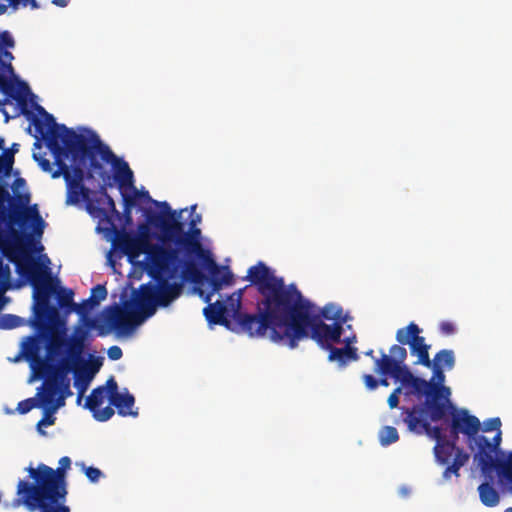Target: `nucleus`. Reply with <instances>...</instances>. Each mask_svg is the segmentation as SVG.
Instances as JSON below:
<instances>
[{
  "instance_id": "obj_31",
  "label": "nucleus",
  "mask_w": 512,
  "mask_h": 512,
  "mask_svg": "<svg viewBox=\"0 0 512 512\" xmlns=\"http://www.w3.org/2000/svg\"><path fill=\"white\" fill-rule=\"evenodd\" d=\"M481 503L486 507H495L500 503V494L492 483L485 481L478 486Z\"/></svg>"
},
{
  "instance_id": "obj_43",
  "label": "nucleus",
  "mask_w": 512,
  "mask_h": 512,
  "mask_svg": "<svg viewBox=\"0 0 512 512\" xmlns=\"http://www.w3.org/2000/svg\"><path fill=\"white\" fill-rule=\"evenodd\" d=\"M23 320L19 316L4 314L0 316V329H13L22 325Z\"/></svg>"
},
{
  "instance_id": "obj_29",
  "label": "nucleus",
  "mask_w": 512,
  "mask_h": 512,
  "mask_svg": "<svg viewBox=\"0 0 512 512\" xmlns=\"http://www.w3.org/2000/svg\"><path fill=\"white\" fill-rule=\"evenodd\" d=\"M89 149H90V153L88 156H85L82 160V158H79L77 160H72L73 161V166L70 167V180L71 181H77V182H83L84 181V178H85V171H84V166L86 165V161L89 160L90 161V167L93 169V170H100L102 168L101 164L96 160V158H94V153L91 149V147L89 146Z\"/></svg>"
},
{
  "instance_id": "obj_37",
  "label": "nucleus",
  "mask_w": 512,
  "mask_h": 512,
  "mask_svg": "<svg viewBox=\"0 0 512 512\" xmlns=\"http://www.w3.org/2000/svg\"><path fill=\"white\" fill-rule=\"evenodd\" d=\"M12 287L11 285V269L8 263L4 262L0 256V310L4 306V298L2 295Z\"/></svg>"
},
{
  "instance_id": "obj_35",
  "label": "nucleus",
  "mask_w": 512,
  "mask_h": 512,
  "mask_svg": "<svg viewBox=\"0 0 512 512\" xmlns=\"http://www.w3.org/2000/svg\"><path fill=\"white\" fill-rule=\"evenodd\" d=\"M57 302L59 307L61 308H70L78 314H82V307L78 304L74 303L73 297L74 292L71 289L60 288L58 291L56 290Z\"/></svg>"
},
{
  "instance_id": "obj_55",
  "label": "nucleus",
  "mask_w": 512,
  "mask_h": 512,
  "mask_svg": "<svg viewBox=\"0 0 512 512\" xmlns=\"http://www.w3.org/2000/svg\"><path fill=\"white\" fill-rule=\"evenodd\" d=\"M101 193L106 201L108 208L111 210V212L118 213L116 206H115V202H114L113 198L106 192L105 187H102Z\"/></svg>"
},
{
  "instance_id": "obj_30",
  "label": "nucleus",
  "mask_w": 512,
  "mask_h": 512,
  "mask_svg": "<svg viewBox=\"0 0 512 512\" xmlns=\"http://www.w3.org/2000/svg\"><path fill=\"white\" fill-rule=\"evenodd\" d=\"M135 403L134 396L127 393V394H119L117 396L110 398V404L113 405L116 409L119 415L121 416H137V411H133V406Z\"/></svg>"
},
{
  "instance_id": "obj_64",
  "label": "nucleus",
  "mask_w": 512,
  "mask_h": 512,
  "mask_svg": "<svg viewBox=\"0 0 512 512\" xmlns=\"http://www.w3.org/2000/svg\"><path fill=\"white\" fill-rule=\"evenodd\" d=\"M0 112L3 114L4 116V121L7 123L9 122V120L11 119V116L9 115V113L6 111L5 108H0Z\"/></svg>"
},
{
  "instance_id": "obj_54",
  "label": "nucleus",
  "mask_w": 512,
  "mask_h": 512,
  "mask_svg": "<svg viewBox=\"0 0 512 512\" xmlns=\"http://www.w3.org/2000/svg\"><path fill=\"white\" fill-rule=\"evenodd\" d=\"M363 381L369 390H374L378 387V380L370 374L363 375Z\"/></svg>"
},
{
  "instance_id": "obj_15",
  "label": "nucleus",
  "mask_w": 512,
  "mask_h": 512,
  "mask_svg": "<svg viewBox=\"0 0 512 512\" xmlns=\"http://www.w3.org/2000/svg\"><path fill=\"white\" fill-rule=\"evenodd\" d=\"M39 335L46 340V350L49 356H58L61 354V348H67V335L65 323L61 321L60 316L56 319L46 320L32 325Z\"/></svg>"
},
{
  "instance_id": "obj_9",
  "label": "nucleus",
  "mask_w": 512,
  "mask_h": 512,
  "mask_svg": "<svg viewBox=\"0 0 512 512\" xmlns=\"http://www.w3.org/2000/svg\"><path fill=\"white\" fill-rule=\"evenodd\" d=\"M17 271L26 277L34 288V318L31 325L56 319L59 311L50 304V297L55 294L56 287L49 268L26 256L18 263Z\"/></svg>"
},
{
  "instance_id": "obj_21",
  "label": "nucleus",
  "mask_w": 512,
  "mask_h": 512,
  "mask_svg": "<svg viewBox=\"0 0 512 512\" xmlns=\"http://www.w3.org/2000/svg\"><path fill=\"white\" fill-rule=\"evenodd\" d=\"M108 398L105 386H98L94 388L90 395L86 398L84 407L88 409L93 417L100 422L109 420L115 413L114 409L108 405L101 409V405L105 399Z\"/></svg>"
},
{
  "instance_id": "obj_2",
  "label": "nucleus",
  "mask_w": 512,
  "mask_h": 512,
  "mask_svg": "<svg viewBox=\"0 0 512 512\" xmlns=\"http://www.w3.org/2000/svg\"><path fill=\"white\" fill-rule=\"evenodd\" d=\"M342 334L341 323L333 322L331 325L324 323L316 313L315 304L301 293L281 316L272 341L294 349L301 340L311 338L326 350L339 343Z\"/></svg>"
},
{
  "instance_id": "obj_44",
  "label": "nucleus",
  "mask_w": 512,
  "mask_h": 512,
  "mask_svg": "<svg viewBox=\"0 0 512 512\" xmlns=\"http://www.w3.org/2000/svg\"><path fill=\"white\" fill-rule=\"evenodd\" d=\"M91 295L100 304L107 297V289L104 285L98 284L91 289Z\"/></svg>"
},
{
  "instance_id": "obj_1",
  "label": "nucleus",
  "mask_w": 512,
  "mask_h": 512,
  "mask_svg": "<svg viewBox=\"0 0 512 512\" xmlns=\"http://www.w3.org/2000/svg\"><path fill=\"white\" fill-rule=\"evenodd\" d=\"M150 256L151 265L146 268V271L155 281V284L141 285L137 299L139 311L128 310L118 304L105 308L106 321L119 334L130 333L135 326L153 316L157 307L169 306L182 294L183 283H171L169 281L176 274L179 267V250L177 248L155 246Z\"/></svg>"
},
{
  "instance_id": "obj_12",
  "label": "nucleus",
  "mask_w": 512,
  "mask_h": 512,
  "mask_svg": "<svg viewBox=\"0 0 512 512\" xmlns=\"http://www.w3.org/2000/svg\"><path fill=\"white\" fill-rule=\"evenodd\" d=\"M390 355L381 352L380 359H376L374 371L383 376H391L405 386L414 376L410 369L404 364L407 358L405 347L397 344L390 347Z\"/></svg>"
},
{
  "instance_id": "obj_40",
  "label": "nucleus",
  "mask_w": 512,
  "mask_h": 512,
  "mask_svg": "<svg viewBox=\"0 0 512 512\" xmlns=\"http://www.w3.org/2000/svg\"><path fill=\"white\" fill-rule=\"evenodd\" d=\"M399 439L398 431L393 426H384L379 431V441L382 446H388L397 442Z\"/></svg>"
},
{
  "instance_id": "obj_17",
  "label": "nucleus",
  "mask_w": 512,
  "mask_h": 512,
  "mask_svg": "<svg viewBox=\"0 0 512 512\" xmlns=\"http://www.w3.org/2000/svg\"><path fill=\"white\" fill-rule=\"evenodd\" d=\"M448 415H451V434L455 438L459 433L466 435L470 441L478 436L481 423L476 416L470 415L465 409L458 410L454 405Z\"/></svg>"
},
{
  "instance_id": "obj_3",
  "label": "nucleus",
  "mask_w": 512,
  "mask_h": 512,
  "mask_svg": "<svg viewBox=\"0 0 512 512\" xmlns=\"http://www.w3.org/2000/svg\"><path fill=\"white\" fill-rule=\"evenodd\" d=\"M162 213L150 212L147 214V222L158 228L161 232L162 242L174 243L187 254H195L203 260L210 274L211 292L206 295L205 302H210L211 295L218 293L224 286L234 284V275L227 266H219L210 256L209 252L202 248L199 241L201 230L190 227L189 232L184 231V224L178 220L176 211H172L167 202H161Z\"/></svg>"
},
{
  "instance_id": "obj_25",
  "label": "nucleus",
  "mask_w": 512,
  "mask_h": 512,
  "mask_svg": "<svg viewBox=\"0 0 512 512\" xmlns=\"http://www.w3.org/2000/svg\"><path fill=\"white\" fill-rule=\"evenodd\" d=\"M432 369V378L431 382L435 386H437L439 390V402L444 405V419L447 417V414L449 413V410L453 408V404L450 401V389L446 386H444L445 382V374L444 369L440 368V366L435 365L432 363V366L430 367Z\"/></svg>"
},
{
  "instance_id": "obj_59",
  "label": "nucleus",
  "mask_w": 512,
  "mask_h": 512,
  "mask_svg": "<svg viewBox=\"0 0 512 512\" xmlns=\"http://www.w3.org/2000/svg\"><path fill=\"white\" fill-rule=\"evenodd\" d=\"M41 168L43 171L45 172H49L51 171V164H50V161L47 160V159H42L40 162H39Z\"/></svg>"
},
{
  "instance_id": "obj_39",
  "label": "nucleus",
  "mask_w": 512,
  "mask_h": 512,
  "mask_svg": "<svg viewBox=\"0 0 512 512\" xmlns=\"http://www.w3.org/2000/svg\"><path fill=\"white\" fill-rule=\"evenodd\" d=\"M498 475L505 480L512 490V451L509 452L505 460H499L495 468Z\"/></svg>"
},
{
  "instance_id": "obj_45",
  "label": "nucleus",
  "mask_w": 512,
  "mask_h": 512,
  "mask_svg": "<svg viewBox=\"0 0 512 512\" xmlns=\"http://www.w3.org/2000/svg\"><path fill=\"white\" fill-rule=\"evenodd\" d=\"M15 41L9 31L0 32V49L13 48Z\"/></svg>"
},
{
  "instance_id": "obj_20",
  "label": "nucleus",
  "mask_w": 512,
  "mask_h": 512,
  "mask_svg": "<svg viewBox=\"0 0 512 512\" xmlns=\"http://www.w3.org/2000/svg\"><path fill=\"white\" fill-rule=\"evenodd\" d=\"M102 362L99 358H94L88 362L81 361L76 364L74 369V386L78 390L77 403L79 404L86 390L88 389L95 374L100 370Z\"/></svg>"
},
{
  "instance_id": "obj_58",
  "label": "nucleus",
  "mask_w": 512,
  "mask_h": 512,
  "mask_svg": "<svg viewBox=\"0 0 512 512\" xmlns=\"http://www.w3.org/2000/svg\"><path fill=\"white\" fill-rule=\"evenodd\" d=\"M57 503H51V511L50 512H69V508L64 505H60L58 507H54Z\"/></svg>"
},
{
  "instance_id": "obj_16",
  "label": "nucleus",
  "mask_w": 512,
  "mask_h": 512,
  "mask_svg": "<svg viewBox=\"0 0 512 512\" xmlns=\"http://www.w3.org/2000/svg\"><path fill=\"white\" fill-rule=\"evenodd\" d=\"M118 248L126 254L130 259L137 258L140 254L145 253L147 258L146 268L151 265L150 253L154 251L155 246L159 244H151L148 239L143 236L122 233L116 239Z\"/></svg>"
},
{
  "instance_id": "obj_36",
  "label": "nucleus",
  "mask_w": 512,
  "mask_h": 512,
  "mask_svg": "<svg viewBox=\"0 0 512 512\" xmlns=\"http://www.w3.org/2000/svg\"><path fill=\"white\" fill-rule=\"evenodd\" d=\"M44 412V416L37 423V430L41 435H45V431L42 430L43 426H51L55 423L56 418L54 414L59 408H56V405L53 403L45 404L43 401V397H41V407Z\"/></svg>"
},
{
  "instance_id": "obj_41",
  "label": "nucleus",
  "mask_w": 512,
  "mask_h": 512,
  "mask_svg": "<svg viewBox=\"0 0 512 512\" xmlns=\"http://www.w3.org/2000/svg\"><path fill=\"white\" fill-rule=\"evenodd\" d=\"M41 407V396H35L22 400L17 405V411L19 414H27L34 408Z\"/></svg>"
},
{
  "instance_id": "obj_7",
  "label": "nucleus",
  "mask_w": 512,
  "mask_h": 512,
  "mask_svg": "<svg viewBox=\"0 0 512 512\" xmlns=\"http://www.w3.org/2000/svg\"><path fill=\"white\" fill-rule=\"evenodd\" d=\"M245 279L257 288L262 305L279 318L301 294L295 284L286 285L284 279L277 277L262 261L248 269Z\"/></svg>"
},
{
  "instance_id": "obj_42",
  "label": "nucleus",
  "mask_w": 512,
  "mask_h": 512,
  "mask_svg": "<svg viewBox=\"0 0 512 512\" xmlns=\"http://www.w3.org/2000/svg\"><path fill=\"white\" fill-rule=\"evenodd\" d=\"M103 317H105V309L103 310ZM104 320H106V318H104ZM105 322L108 325L107 329H105L103 326H98L97 321L94 318H83L84 325L82 327L87 328L89 333L92 329H97L99 336H105L112 330V327L110 326V324L107 321H105ZM113 330H116V329L113 328Z\"/></svg>"
},
{
  "instance_id": "obj_60",
  "label": "nucleus",
  "mask_w": 512,
  "mask_h": 512,
  "mask_svg": "<svg viewBox=\"0 0 512 512\" xmlns=\"http://www.w3.org/2000/svg\"><path fill=\"white\" fill-rule=\"evenodd\" d=\"M201 221V215L199 214H196V215H192V219L189 223L190 227H196V225Z\"/></svg>"
},
{
  "instance_id": "obj_57",
  "label": "nucleus",
  "mask_w": 512,
  "mask_h": 512,
  "mask_svg": "<svg viewBox=\"0 0 512 512\" xmlns=\"http://www.w3.org/2000/svg\"><path fill=\"white\" fill-rule=\"evenodd\" d=\"M59 465H60L59 467L67 470L70 468L71 459L68 456H64V457L60 458Z\"/></svg>"
},
{
  "instance_id": "obj_56",
  "label": "nucleus",
  "mask_w": 512,
  "mask_h": 512,
  "mask_svg": "<svg viewBox=\"0 0 512 512\" xmlns=\"http://www.w3.org/2000/svg\"><path fill=\"white\" fill-rule=\"evenodd\" d=\"M502 441V432L499 431L496 433V435L493 437L492 441H490V446L496 451V453L500 454V444Z\"/></svg>"
},
{
  "instance_id": "obj_46",
  "label": "nucleus",
  "mask_w": 512,
  "mask_h": 512,
  "mask_svg": "<svg viewBox=\"0 0 512 512\" xmlns=\"http://www.w3.org/2000/svg\"><path fill=\"white\" fill-rule=\"evenodd\" d=\"M501 420L499 417H494L486 420L484 422L483 431L490 432L496 430L497 432L501 431Z\"/></svg>"
},
{
  "instance_id": "obj_6",
  "label": "nucleus",
  "mask_w": 512,
  "mask_h": 512,
  "mask_svg": "<svg viewBox=\"0 0 512 512\" xmlns=\"http://www.w3.org/2000/svg\"><path fill=\"white\" fill-rule=\"evenodd\" d=\"M27 470L37 485L20 480L17 485V493L24 494V503L31 510L37 506L41 512H50L51 503L65 500L67 495L66 469L58 467L54 470L45 464H39L37 469L29 467Z\"/></svg>"
},
{
  "instance_id": "obj_14",
  "label": "nucleus",
  "mask_w": 512,
  "mask_h": 512,
  "mask_svg": "<svg viewBox=\"0 0 512 512\" xmlns=\"http://www.w3.org/2000/svg\"><path fill=\"white\" fill-rule=\"evenodd\" d=\"M405 387L412 388L418 395L425 396V408L431 421L444 419V405L439 402V388L431 381L413 376Z\"/></svg>"
},
{
  "instance_id": "obj_38",
  "label": "nucleus",
  "mask_w": 512,
  "mask_h": 512,
  "mask_svg": "<svg viewBox=\"0 0 512 512\" xmlns=\"http://www.w3.org/2000/svg\"><path fill=\"white\" fill-rule=\"evenodd\" d=\"M432 363L440 366L442 369L452 370L455 366V355L453 350L442 349L436 353Z\"/></svg>"
},
{
  "instance_id": "obj_48",
  "label": "nucleus",
  "mask_w": 512,
  "mask_h": 512,
  "mask_svg": "<svg viewBox=\"0 0 512 512\" xmlns=\"http://www.w3.org/2000/svg\"><path fill=\"white\" fill-rule=\"evenodd\" d=\"M439 330L441 332V334L445 335V336H450V335H453L454 333H456V326L453 322L451 321H442L440 324H439Z\"/></svg>"
},
{
  "instance_id": "obj_8",
  "label": "nucleus",
  "mask_w": 512,
  "mask_h": 512,
  "mask_svg": "<svg viewBox=\"0 0 512 512\" xmlns=\"http://www.w3.org/2000/svg\"><path fill=\"white\" fill-rule=\"evenodd\" d=\"M247 286L240 288L227 297L225 313L232 321V331L242 332L250 337L263 338L269 332V337L276 333L280 318L271 310H267L260 301L257 303V313L250 314L242 311V299Z\"/></svg>"
},
{
  "instance_id": "obj_32",
  "label": "nucleus",
  "mask_w": 512,
  "mask_h": 512,
  "mask_svg": "<svg viewBox=\"0 0 512 512\" xmlns=\"http://www.w3.org/2000/svg\"><path fill=\"white\" fill-rule=\"evenodd\" d=\"M88 145L91 147L94 156L96 154H99L101 159L106 163H113L115 160H117V156L113 153V151L109 148V146L102 143L98 135L95 133L92 134L91 138L88 139Z\"/></svg>"
},
{
  "instance_id": "obj_22",
  "label": "nucleus",
  "mask_w": 512,
  "mask_h": 512,
  "mask_svg": "<svg viewBox=\"0 0 512 512\" xmlns=\"http://www.w3.org/2000/svg\"><path fill=\"white\" fill-rule=\"evenodd\" d=\"M40 341L38 336H28L22 343V355L31 363L33 369L43 370L47 367L45 360L40 356Z\"/></svg>"
},
{
  "instance_id": "obj_61",
  "label": "nucleus",
  "mask_w": 512,
  "mask_h": 512,
  "mask_svg": "<svg viewBox=\"0 0 512 512\" xmlns=\"http://www.w3.org/2000/svg\"><path fill=\"white\" fill-rule=\"evenodd\" d=\"M2 56L5 57L9 61L8 64H11L10 61H12L14 59L13 54L7 50H4L2 53H0L1 60L3 61Z\"/></svg>"
},
{
  "instance_id": "obj_53",
  "label": "nucleus",
  "mask_w": 512,
  "mask_h": 512,
  "mask_svg": "<svg viewBox=\"0 0 512 512\" xmlns=\"http://www.w3.org/2000/svg\"><path fill=\"white\" fill-rule=\"evenodd\" d=\"M107 355L111 360H119L123 356V352L119 346L114 345L108 349Z\"/></svg>"
},
{
  "instance_id": "obj_34",
  "label": "nucleus",
  "mask_w": 512,
  "mask_h": 512,
  "mask_svg": "<svg viewBox=\"0 0 512 512\" xmlns=\"http://www.w3.org/2000/svg\"><path fill=\"white\" fill-rule=\"evenodd\" d=\"M317 315H320V319L325 320H331L333 322H339L341 323V326H343L344 322L346 321L344 315H343V309L333 303H329L325 305L322 309L316 310Z\"/></svg>"
},
{
  "instance_id": "obj_63",
  "label": "nucleus",
  "mask_w": 512,
  "mask_h": 512,
  "mask_svg": "<svg viewBox=\"0 0 512 512\" xmlns=\"http://www.w3.org/2000/svg\"><path fill=\"white\" fill-rule=\"evenodd\" d=\"M8 6L4 3V0H0V15H3L7 12Z\"/></svg>"
},
{
  "instance_id": "obj_5",
  "label": "nucleus",
  "mask_w": 512,
  "mask_h": 512,
  "mask_svg": "<svg viewBox=\"0 0 512 512\" xmlns=\"http://www.w3.org/2000/svg\"><path fill=\"white\" fill-rule=\"evenodd\" d=\"M13 164V153L3 152L0 155V222L6 226H18L22 230L31 228L32 235L40 239L46 223L37 205L28 206L29 194L18 195L16 201L3 183L4 178L10 175Z\"/></svg>"
},
{
  "instance_id": "obj_50",
  "label": "nucleus",
  "mask_w": 512,
  "mask_h": 512,
  "mask_svg": "<svg viewBox=\"0 0 512 512\" xmlns=\"http://www.w3.org/2000/svg\"><path fill=\"white\" fill-rule=\"evenodd\" d=\"M85 475L91 482H97L102 476V471L95 467H87L85 469Z\"/></svg>"
},
{
  "instance_id": "obj_51",
  "label": "nucleus",
  "mask_w": 512,
  "mask_h": 512,
  "mask_svg": "<svg viewBox=\"0 0 512 512\" xmlns=\"http://www.w3.org/2000/svg\"><path fill=\"white\" fill-rule=\"evenodd\" d=\"M99 305L98 301H96L92 295H90V297L86 300H84L82 302L81 305H79L80 307H82V316H84V314L89 310V309H93L94 307H97Z\"/></svg>"
},
{
  "instance_id": "obj_33",
  "label": "nucleus",
  "mask_w": 512,
  "mask_h": 512,
  "mask_svg": "<svg viewBox=\"0 0 512 512\" xmlns=\"http://www.w3.org/2000/svg\"><path fill=\"white\" fill-rule=\"evenodd\" d=\"M114 169L116 170V178L119 181L121 186L133 185V172L130 169L128 163L122 159L117 158L112 163Z\"/></svg>"
},
{
  "instance_id": "obj_24",
  "label": "nucleus",
  "mask_w": 512,
  "mask_h": 512,
  "mask_svg": "<svg viewBox=\"0 0 512 512\" xmlns=\"http://www.w3.org/2000/svg\"><path fill=\"white\" fill-rule=\"evenodd\" d=\"M89 335L90 333L87 328L76 326L71 337L68 339L66 354H69L74 359L82 360Z\"/></svg>"
},
{
  "instance_id": "obj_26",
  "label": "nucleus",
  "mask_w": 512,
  "mask_h": 512,
  "mask_svg": "<svg viewBox=\"0 0 512 512\" xmlns=\"http://www.w3.org/2000/svg\"><path fill=\"white\" fill-rule=\"evenodd\" d=\"M37 396L43 397L45 404L53 403L56 408H61L65 405L66 398L73 395L70 388V382L58 384L57 390L51 395L48 394V387H39Z\"/></svg>"
},
{
  "instance_id": "obj_23",
  "label": "nucleus",
  "mask_w": 512,
  "mask_h": 512,
  "mask_svg": "<svg viewBox=\"0 0 512 512\" xmlns=\"http://www.w3.org/2000/svg\"><path fill=\"white\" fill-rule=\"evenodd\" d=\"M403 410L405 413L403 422L407 425L408 430L419 435L423 434L425 427H428V421L423 418V414L427 413L425 403L423 406L414 405L411 408H403Z\"/></svg>"
},
{
  "instance_id": "obj_10",
  "label": "nucleus",
  "mask_w": 512,
  "mask_h": 512,
  "mask_svg": "<svg viewBox=\"0 0 512 512\" xmlns=\"http://www.w3.org/2000/svg\"><path fill=\"white\" fill-rule=\"evenodd\" d=\"M77 139L72 141L71 147L66 144H62L61 140L59 141V148L50 150L54 155L55 164L57 165V169L52 172V178H58L62 176L66 182L67 194H66V204L75 205L80 203L82 200H86L89 197V189L85 187L83 182L71 181L70 180V166H68L64 158H67L69 155L72 160H77L79 158H84L91 154L88 141L85 136L76 133Z\"/></svg>"
},
{
  "instance_id": "obj_62",
  "label": "nucleus",
  "mask_w": 512,
  "mask_h": 512,
  "mask_svg": "<svg viewBox=\"0 0 512 512\" xmlns=\"http://www.w3.org/2000/svg\"><path fill=\"white\" fill-rule=\"evenodd\" d=\"M70 2V0H52V3L59 7H65Z\"/></svg>"
},
{
  "instance_id": "obj_28",
  "label": "nucleus",
  "mask_w": 512,
  "mask_h": 512,
  "mask_svg": "<svg viewBox=\"0 0 512 512\" xmlns=\"http://www.w3.org/2000/svg\"><path fill=\"white\" fill-rule=\"evenodd\" d=\"M327 350L329 351L328 360L330 362H337L340 368H345L350 362L359 359L357 348L350 346L349 342H347L345 347L337 348L332 345Z\"/></svg>"
},
{
  "instance_id": "obj_52",
  "label": "nucleus",
  "mask_w": 512,
  "mask_h": 512,
  "mask_svg": "<svg viewBox=\"0 0 512 512\" xmlns=\"http://www.w3.org/2000/svg\"><path fill=\"white\" fill-rule=\"evenodd\" d=\"M184 273L190 275L194 279L200 276V271L198 270L196 265L191 261L185 264Z\"/></svg>"
},
{
  "instance_id": "obj_47",
  "label": "nucleus",
  "mask_w": 512,
  "mask_h": 512,
  "mask_svg": "<svg viewBox=\"0 0 512 512\" xmlns=\"http://www.w3.org/2000/svg\"><path fill=\"white\" fill-rule=\"evenodd\" d=\"M104 386L106 388L107 396H108L109 400L111 397H114V396H117L120 394L118 392V384H117L116 380L114 379V377H110L106 381V384Z\"/></svg>"
},
{
  "instance_id": "obj_27",
  "label": "nucleus",
  "mask_w": 512,
  "mask_h": 512,
  "mask_svg": "<svg viewBox=\"0 0 512 512\" xmlns=\"http://www.w3.org/2000/svg\"><path fill=\"white\" fill-rule=\"evenodd\" d=\"M203 313L209 323L222 325L232 330L233 323L225 313V303L223 301L217 300L215 303H209L203 309Z\"/></svg>"
},
{
  "instance_id": "obj_4",
  "label": "nucleus",
  "mask_w": 512,
  "mask_h": 512,
  "mask_svg": "<svg viewBox=\"0 0 512 512\" xmlns=\"http://www.w3.org/2000/svg\"><path fill=\"white\" fill-rule=\"evenodd\" d=\"M13 164V153L3 152L0 155V222L6 226H18L22 230L31 228L32 235L40 239L46 223L37 205L28 206L29 194L18 195L16 201L3 183L4 178L10 175Z\"/></svg>"
},
{
  "instance_id": "obj_19",
  "label": "nucleus",
  "mask_w": 512,
  "mask_h": 512,
  "mask_svg": "<svg viewBox=\"0 0 512 512\" xmlns=\"http://www.w3.org/2000/svg\"><path fill=\"white\" fill-rule=\"evenodd\" d=\"M473 441L477 448L474 461L477 462L481 473L487 476L497 467L498 453L490 446V440L484 435H478Z\"/></svg>"
},
{
  "instance_id": "obj_49",
  "label": "nucleus",
  "mask_w": 512,
  "mask_h": 512,
  "mask_svg": "<svg viewBox=\"0 0 512 512\" xmlns=\"http://www.w3.org/2000/svg\"><path fill=\"white\" fill-rule=\"evenodd\" d=\"M402 392L401 387H397L393 390V392L388 397V405L391 409L396 408L399 404V395Z\"/></svg>"
},
{
  "instance_id": "obj_11",
  "label": "nucleus",
  "mask_w": 512,
  "mask_h": 512,
  "mask_svg": "<svg viewBox=\"0 0 512 512\" xmlns=\"http://www.w3.org/2000/svg\"><path fill=\"white\" fill-rule=\"evenodd\" d=\"M423 433L436 440L434 446L435 459L438 464L446 466L442 474L443 479L447 481L452 476L459 478L460 469L468 463L470 455L458 447L455 440H446L442 434V429L438 426H431L428 422V427H425Z\"/></svg>"
},
{
  "instance_id": "obj_13",
  "label": "nucleus",
  "mask_w": 512,
  "mask_h": 512,
  "mask_svg": "<svg viewBox=\"0 0 512 512\" xmlns=\"http://www.w3.org/2000/svg\"><path fill=\"white\" fill-rule=\"evenodd\" d=\"M421 332L422 330L416 323L410 322L407 326L397 330L396 341L399 343V346H409L411 355H416L418 358L416 364L431 367L432 360L429 356L431 346L427 344L425 338L420 335Z\"/></svg>"
},
{
  "instance_id": "obj_18",
  "label": "nucleus",
  "mask_w": 512,
  "mask_h": 512,
  "mask_svg": "<svg viewBox=\"0 0 512 512\" xmlns=\"http://www.w3.org/2000/svg\"><path fill=\"white\" fill-rule=\"evenodd\" d=\"M81 361L66 354L55 366L50 368V376L41 387H48V394L51 395L57 390L58 384L70 382L68 374L70 372L74 373L76 364H80Z\"/></svg>"
}]
</instances>
